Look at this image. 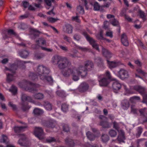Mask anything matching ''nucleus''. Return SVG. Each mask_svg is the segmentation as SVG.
Masks as SVG:
<instances>
[{"label": "nucleus", "mask_w": 147, "mask_h": 147, "mask_svg": "<svg viewBox=\"0 0 147 147\" xmlns=\"http://www.w3.org/2000/svg\"><path fill=\"white\" fill-rule=\"evenodd\" d=\"M49 70L42 65L39 66L37 68L35 74L30 73L29 77L32 80H35L38 76L40 79L44 81H47L50 84L53 82V79L51 76H48Z\"/></svg>", "instance_id": "f257e3e1"}, {"label": "nucleus", "mask_w": 147, "mask_h": 147, "mask_svg": "<svg viewBox=\"0 0 147 147\" xmlns=\"http://www.w3.org/2000/svg\"><path fill=\"white\" fill-rule=\"evenodd\" d=\"M86 70L84 67L79 66L77 68L72 69L69 68L67 70L63 71L62 74L65 77H69L70 75H71L73 80L75 81H77L79 80L80 76L84 77L86 75Z\"/></svg>", "instance_id": "f03ea898"}, {"label": "nucleus", "mask_w": 147, "mask_h": 147, "mask_svg": "<svg viewBox=\"0 0 147 147\" xmlns=\"http://www.w3.org/2000/svg\"><path fill=\"white\" fill-rule=\"evenodd\" d=\"M98 78L99 84L100 86H107L109 83L108 79H112L110 73L108 71L103 75L99 76Z\"/></svg>", "instance_id": "7ed1b4c3"}, {"label": "nucleus", "mask_w": 147, "mask_h": 147, "mask_svg": "<svg viewBox=\"0 0 147 147\" xmlns=\"http://www.w3.org/2000/svg\"><path fill=\"white\" fill-rule=\"evenodd\" d=\"M17 65L15 64L10 65L9 68L5 67V71L7 73V80L9 82L13 81L14 80V74L15 73V71L18 68Z\"/></svg>", "instance_id": "20e7f679"}, {"label": "nucleus", "mask_w": 147, "mask_h": 147, "mask_svg": "<svg viewBox=\"0 0 147 147\" xmlns=\"http://www.w3.org/2000/svg\"><path fill=\"white\" fill-rule=\"evenodd\" d=\"M71 65V63L68 59L65 57H62L58 64V67L61 69L69 67Z\"/></svg>", "instance_id": "39448f33"}, {"label": "nucleus", "mask_w": 147, "mask_h": 147, "mask_svg": "<svg viewBox=\"0 0 147 147\" xmlns=\"http://www.w3.org/2000/svg\"><path fill=\"white\" fill-rule=\"evenodd\" d=\"M34 134L35 136L40 140H42L45 137L43 129L40 127H35Z\"/></svg>", "instance_id": "423d86ee"}, {"label": "nucleus", "mask_w": 147, "mask_h": 147, "mask_svg": "<svg viewBox=\"0 0 147 147\" xmlns=\"http://www.w3.org/2000/svg\"><path fill=\"white\" fill-rule=\"evenodd\" d=\"M113 127L116 129L119 132V135L118 137V140L120 143L121 142H124V140L125 139L124 133L123 130H119L118 124L115 122L113 123Z\"/></svg>", "instance_id": "0eeeda50"}, {"label": "nucleus", "mask_w": 147, "mask_h": 147, "mask_svg": "<svg viewBox=\"0 0 147 147\" xmlns=\"http://www.w3.org/2000/svg\"><path fill=\"white\" fill-rule=\"evenodd\" d=\"M83 34L86 37L88 41H89L90 44L92 45L93 47L96 49L98 51H99L98 45L96 43L95 41L92 38H90L87 35L86 32H83Z\"/></svg>", "instance_id": "6e6552de"}, {"label": "nucleus", "mask_w": 147, "mask_h": 147, "mask_svg": "<svg viewBox=\"0 0 147 147\" xmlns=\"http://www.w3.org/2000/svg\"><path fill=\"white\" fill-rule=\"evenodd\" d=\"M100 118L102 119L100 123V125L103 127L105 128H108L110 127L111 124L107 121V119L105 117L103 116H100Z\"/></svg>", "instance_id": "1a4fd4ad"}, {"label": "nucleus", "mask_w": 147, "mask_h": 147, "mask_svg": "<svg viewBox=\"0 0 147 147\" xmlns=\"http://www.w3.org/2000/svg\"><path fill=\"white\" fill-rule=\"evenodd\" d=\"M20 139L18 141V143L22 146H27V144L28 142L26 140L25 136L23 134H21L19 136Z\"/></svg>", "instance_id": "9d476101"}, {"label": "nucleus", "mask_w": 147, "mask_h": 147, "mask_svg": "<svg viewBox=\"0 0 147 147\" xmlns=\"http://www.w3.org/2000/svg\"><path fill=\"white\" fill-rule=\"evenodd\" d=\"M118 74L119 77L122 79L127 78L129 76L127 71L124 69H121L119 71Z\"/></svg>", "instance_id": "9b49d317"}, {"label": "nucleus", "mask_w": 147, "mask_h": 147, "mask_svg": "<svg viewBox=\"0 0 147 147\" xmlns=\"http://www.w3.org/2000/svg\"><path fill=\"white\" fill-rule=\"evenodd\" d=\"M37 45L35 47L33 45L32 47L34 49L38 48L41 45H46V41L43 38H40L36 42Z\"/></svg>", "instance_id": "f8f14e48"}, {"label": "nucleus", "mask_w": 147, "mask_h": 147, "mask_svg": "<svg viewBox=\"0 0 147 147\" xmlns=\"http://www.w3.org/2000/svg\"><path fill=\"white\" fill-rule=\"evenodd\" d=\"M134 88L135 90L139 92L142 95L146 93V89L141 86H136L134 87Z\"/></svg>", "instance_id": "ddd939ff"}, {"label": "nucleus", "mask_w": 147, "mask_h": 147, "mask_svg": "<svg viewBox=\"0 0 147 147\" xmlns=\"http://www.w3.org/2000/svg\"><path fill=\"white\" fill-rule=\"evenodd\" d=\"M107 18L111 19V24L114 26H116L118 24V22L114 18V16L111 14H108L107 16Z\"/></svg>", "instance_id": "4468645a"}, {"label": "nucleus", "mask_w": 147, "mask_h": 147, "mask_svg": "<svg viewBox=\"0 0 147 147\" xmlns=\"http://www.w3.org/2000/svg\"><path fill=\"white\" fill-rule=\"evenodd\" d=\"M62 57L57 55H55L52 59L51 62L54 65H58Z\"/></svg>", "instance_id": "2eb2a0df"}, {"label": "nucleus", "mask_w": 147, "mask_h": 147, "mask_svg": "<svg viewBox=\"0 0 147 147\" xmlns=\"http://www.w3.org/2000/svg\"><path fill=\"white\" fill-rule=\"evenodd\" d=\"M107 63L109 67L110 68H115L120 64V63L116 61H110L107 60Z\"/></svg>", "instance_id": "dca6fc26"}, {"label": "nucleus", "mask_w": 147, "mask_h": 147, "mask_svg": "<svg viewBox=\"0 0 147 147\" xmlns=\"http://www.w3.org/2000/svg\"><path fill=\"white\" fill-rule=\"evenodd\" d=\"M88 88V84L86 83H82L79 86V89L80 91L84 92L87 90Z\"/></svg>", "instance_id": "f3484780"}, {"label": "nucleus", "mask_w": 147, "mask_h": 147, "mask_svg": "<svg viewBox=\"0 0 147 147\" xmlns=\"http://www.w3.org/2000/svg\"><path fill=\"white\" fill-rule=\"evenodd\" d=\"M112 87L113 89L117 90L120 89L121 85L118 81L115 80L113 83Z\"/></svg>", "instance_id": "a211bd4d"}, {"label": "nucleus", "mask_w": 147, "mask_h": 147, "mask_svg": "<svg viewBox=\"0 0 147 147\" xmlns=\"http://www.w3.org/2000/svg\"><path fill=\"white\" fill-rule=\"evenodd\" d=\"M121 42L122 44L124 46H127L128 45V42L127 37L124 34H123L121 36Z\"/></svg>", "instance_id": "6ab92c4d"}, {"label": "nucleus", "mask_w": 147, "mask_h": 147, "mask_svg": "<svg viewBox=\"0 0 147 147\" xmlns=\"http://www.w3.org/2000/svg\"><path fill=\"white\" fill-rule=\"evenodd\" d=\"M22 99L23 101H28L32 102H34V101L29 96H28L25 94H22Z\"/></svg>", "instance_id": "aec40b11"}, {"label": "nucleus", "mask_w": 147, "mask_h": 147, "mask_svg": "<svg viewBox=\"0 0 147 147\" xmlns=\"http://www.w3.org/2000/svg\"><path fill=\"white\" fill-rule=\"evenodd\" d=\"M102 51L104 55L107 58H110L111 57V53L107 50L102 48Z\"/></svg>", "instance_id": "412c9836"}, {"label": "nucleus", "mask_w": 147, "mask_h": 147, "mask_svg": "<svg viewBox=\"0 0 147 147\" xmlns=\"http://www.w3.org/2000/svg\"><path fill=\"white\" fill-rule=\"evenodd\" d=\"M93 64L92 62L91 61H88L86 62L85 63V66H83L82 65H80L79 66H82L84 67L86 69V74H87V68L90 67L91 68H92L93 66Z\"/></svg>", "instance_id": "4be33fe9"}, {"label": "nucleus", "mask_w": 147, "mask_h": 147, "mask_svg": "<svg viewBox=\"0 0 147 147\" xmlns=\"http://www.w3.org/2000/svg\"><path fill=\"white\" fill-rule=\"evenodd\" d=\"M129 106L128 101L126 100H124L122 102V108L124 110L128 109Z\"/></svg>", "instance_id": "5701e85b"}, {"label": "nucleus", "mask_w": 147, "mask_h": 147, "mask_svg": "<svg viewBox=\"0 0 147 147\" xmlns=\"http://www.w3.org/2000/svg\"><path fill=\"white\" fill-rule=\"evenodd\" d=\"M19 55L22 58H26L28 55V52L26 51H23L20 52L19 53Z\"/></svg>", "instance_id": "b1692460"}, {"label": "nucleus", "mask_w": 147, "mask_h": 147, "mask_svg": "<svg viewBox=\"0 0 147 147\" xmlns=\"http://www.w3.org/2000/svg\"><path fill=\"white\" fill-rule=\"evenodd\" d=\"M26 127V126H15L14 128V130L16 132H19L21 131H23L24 129Z\"/></svg>", "instance_id": "393cba45"}, {"label": "nucleus", "mask_w": 147, "mask_h": 147, "mask_svg": "<svg viewBox=\"0 0 147 147\" xmlns=\"http://www.w3.org/2000/svg\"><path fill=\"white\" fill-rule=\"evenodd\" d=\"M44 107L48 111H50L52 109V105L51 104L48 102H45Z\"/></svg>", "instance_id": "a878e982"}, {"label": "nucleus", "mask_w": 147, "mask_h": 147, "mask_svg": "<svg viewBox=\"0 0 147 147\" xmlns=\"http://www.w3.org/2000/svg\"><path fill=\"white\" fill-rule=\"evenodd\" d=\"M34 97L36 99L41 100L44 98V96L42 94L39 93L34 94Z\"/></svg>", "instance_id": "bb28decb"}, {"label": "nucleus", "mask_w": 147, "mask_h": 147, "mask_svg": "<svg viewBox=\"0 0 147 147\" xmlns=\"http://www.w3.org/2000/svg\"><path fill=\"white\" fill-rule=\"evenodd\" d=\"M65 29V31L68 33H71L72 32V28L70 25H66Z\"/></svg>", "instance_id": "cd10ccee"}, {"label": "nucleus", "mask_w": 147, "mask_h": 147, "mask_svg": "<svg viewBox=\"0 0 147 147\" xmlns=\"http://www.w3.org/2000/svg\"><path fill=\"white\" fill-rule=\"evenodd\" d=\"M95 62L98 63V67L101 68H104L105 66L101 59L99 58L96 59L95 60Z\"/></svg>", "instance_id": "c85d7f7f"}, {"label": "nucleus", "mask_w": 147, "mask_h": 147, "mask_svg": "<svg viewBox=\"0 0 147 147\" xmlns=\"http://www.w3.org/2000/svg\"><path fill=\"white\" fill-rule=\"evenodd\" d=\"M88 138L90 141L94 140L95 138V136L92 134L90 131H88L86 134Z\"/></svg>", "instance_id": "c756f323"}, {"label": "nucleus", "mask_w": 147, "mask_h": 147, "mask_svg": "<svg viewBox=\"0 0 147 147\" xmlns=\"http://www.w3.org/2000/svg\"><path fill=\"white\" fill-rule=\"evenodd\" d=\"M65 142L66 144L70 147H73L74 145V143L71 140L67 138L65 140Z\"/></svg>", "instance_id": "7c9ffc66"}, {"label": "nucleus", "mask_w": 147, "mask_h": 147, "mask_svg": "<svg viewBox=\"0 0 147 147\" xmlns=\"http://www.w3.org/2000/svg\"><path fill=\"white\" fill-rule=\"evenodd\" d=\"M0 142L6 144L8 142V140L7 137L4 135H2V138L0 139Z\"/></svg>", "instance_id": "2f4dec72"}, {"label": "nucleus", "mask_w": 147, "mask_h": 147, "mask_svg": "<svg viewBox=\"0 0 147 147\" xmlns=\"http://www.w3.org/2000/svg\"><path fill=\"white\" fill-rule=\"evenodd\" d=\"M34 114L36 115H40L42 114L43 113L42 110L38 108H35L33 111Z\"/></svg>", "instance_id": "473e14b6"}, {"label": "nucleus", "mask_w": 147, "mask_h": 147, "mask_svg": "<svg viewBox=\"0 0 147 147\" xmlns=\"http://www.w3.org/2000/svg\"><path fill=\"white\" fill-rule=\"evenodd\" d=\"M45 56V54L42 53H36L34 55L35 58L37 59H41L43 57Z\"/></svg>", "instance_id": "72a5a7b5"}, {"label": "nucleus", "mask_w": 147, "mask_h": 147, "mask_svg": "<svg viewBox=\"0 0 147 147\" xmlns=\"http://www.w3.org/2000/svg\"><path fill=\"white\" fill-rule=\"evenodd\" d=\"M102 139L103 142H106L109 140V137L107 135L104 134L102 136Z\"/></svg>", "instance_id": "f704fd0d"}, {"label": "nucleus", "mask_w": 147, "mask_h": 147, "mask_svg": "<svg viewBox=\"0 0 147 147\" xmlns=\"http://www.w3.org/2000/svg\"><path fill=\"white\" fill-rule=\"evenodd\" d=\"M8 34L9 35H13L16 37H18V35L12 30L10 29L7 31Z\"/></svg>", "instance_id": "c9c22d12"}, {"label": "nucleus", "mask_w": 147, "mask_h": 147, "mask_svg": "<svg viewBox=\"0 0 147 147\" xmlns=\"http://www.w3.org/2000/svg\"><path fill=\"white\" fill-rule=\"evenodd\" d=\"M62 110L64 112H66L68 110V106L66 104H63L61 106Z\"/></svg>", "instance_id": "e433bc0d"}, {"label": "nucleus", "mask_w": 147, "mask_h": 147, "mask_svg": "<svg viewBox=\"0 0 147 147\" xmlns=\"http://www.w3.org/2000/svg\"><path fill=\"white\" fill-rule=\"evenodd\" d=\"M31 32L34 36H37L40 33V32L34 28L31 29Z\"/></svg>", "instance_id": "4c0bfd02"}, {"label": "nucleus", "mask_w": 147, "mask_h": 147, "mask_svg": "<svg viewBox=\"0 0 147 147\" xmlns=\"http://www.w3.org/2000/svg\"><path fill=\"white\" fill-rule=\"evenodd\" d=\"M9 91L11 92L13 94H15L17 91V88L13 86H11V89H9Z\"/></svg>", "instance_id": "58836bf2"}, {"label": "nucleus", "mask_w": 147, "mask_h": 147, "mask_svg": "<svg viewBox=\"0 0 147 147\" xmlns=\"http://www.w3.org/2000/svg\"><path fill=\"white\" fill-rule=\"evenodd\" d=\"M77 11L80 13L84 14V10L82 6L79 5L77 7Z\"/></svg>", "instance_id": "ea45409f"}, {"label": "nucleus", "mask_w": 147, "mask_h": 147, "mask_svg": "<svg viewBox=\"0 0 147 147\" xmlns=\"http://www.w3.org/2000/svg\"><path fill=\"white\" fill-rule=\"evenodd\" d=\"M131 112L133 114H136L138 112V110L136 109L134 105H132L131 106Z\"/></svg>", "instance_id": "a19ab883"}, {"label": "nucleus", "mask_w": 147, "mask_h": 147, "mask_svg": "<svg viewBox=\"0 0 147 147\" xmlns=\"http://www.w3.org/2000/svg\"><path fill=\"white\" fill-rule=\"evenodd\" d=\"M109 133L110 136L111 137H115L117 135V132L116 131L113 129L111 130L109 132Z\"/></svg>", "instance_id": "79ce46f5"}, {"label": "nucleus", "mask_w": 147, "mask_h": 147, "mask_svg": "<svg viewBox=\"0 0 147 147\" xmlns=\"http://www.w3.org/2000/svg\"><path fill=\"white\" fill-rule=\"evenodd\" d=\"M103 31H100V33L96 35V36L97 38L100 39H103L104 38L102 35Z\"/></svg>", "instance_id": "37998d69"}, {"label": "nucleus", "mask_w": 147, "mask_h": 147, "mask_svg": "<svg viewBox=\"0 0 147 147\" xmlns=\"http://www.w3.org/2000/svg\"><path fill=\"white\" fill-rule=\"evenodd\" d=\"M58 19L53 18H48L47 20L50 22L53 23L57 21Z\"/></svg>", "instance_id": "c03bdc74"}, {"label": "nucleus", "mask_w": 147, "mask_h": 147, "mask_svg": "<svg viewBox=\"0 0 147 147\" xmlns=\"http://www.w3.org/2000/svg\"><path fill=\"white\" fill-rule=\"evenodd\" d=\"M142 95L143 97V100L142 102L143 103L147 104V93H146Z\"/></svg>", "instance_id": "a18cd8bd"}, {"label": "nucleus", "mask_w": 147, "mask_h": 147, "mask_svg": "<svg viewBox=\"0 0 147 147\" xmlns=\"http://www.w3.org/2000/svg\"><path fill=\"white\" fill-rule=\"evenodd\" d=\"M139 13L140 17L143 19V20H145V15L144 12L141 10H140L139 11Z\"/></svg>", "instance_id": "49530a36"}, {"label": "nucleus", "mask_w": 147, "mask_h": 147, "mask_svg": "<svg viewBox=\"0 0 147 147\" xmlns=\"http://www.w3.org/2000/svg\"><path fill=\"white\" fill-rule=\"evenodd\" d=\"M46 141L47 142L51 143L52 142H55L56 140L53 137H49L46 139Z\"/></svg>", "instance_id": "de8ad7c7"}, {"label": "nucleus", "mask_w": 147, "mask_h": 147, "mask_svg": "<svg viewBox=\"0 0 147 147\" xmlns=\"http://www.w3.org/2000/svg\"><path fill=\"white\" fill-rule=\"evenodd\" d=\"M74 45L76 46V48L79 49L83 51H86L87 50V49L86 48L77 45L75 43H73Z\"/></svg>", "instance_id": "09e8293b"}, {"label": "nucleus", "mask_w": 147, "mask_h": 147, "mask_svg": "<svg viewBox=\"0 0 147 147\" xmlns=\"http://www.w3.org/2000/svg\"><path fill=\"white\" fill-rule=\"evenodd\" d=\"M94 9L95 10H98L100 9V7L97 2H95L94 5Z\"/></svg>", "instance_id": "8fccbe9b"}, {"label": "nucleus", "mask_w": 147, "mask_h": 147, "mask_svg": "<svg viewBox=\"0 0 147 147\" xmlns=\"http://www.w3.org/2000/svg\"><path fill=\"white\" fill-rule=\"evenodd\" d=\"M63 129L64 131L65 132H68L69 131V128L67 124H64L63 125Z\"/></svg>", "instance_id": "3c124183"}, {"label": "nucleus", "mask_w": 147, "mask_h": 147, "mask_svg": "<svg viewBox=\"0 0 147 147\" xmlns=\"http://www.w3.org/2000/svg\"><path fill=\"white\" fill-rule=\"evenodd\" d=\"M63 39L64 40H65L66 41L70 43L71 42V38L70 37L67 36L65 35H63Z\"/></svg>", "instance_id": "603ef678"}, {"label": "nucleus", "mask_w": 147, "mask_h": 147, "mask_svg": "<svg viewBox=\"0 0 147 147\" xmlns=\"http://www.w3.org/2000/svg\"><path fill=\"white\" fill-rule=\"evenodd\" d=\"M137 71L139 73L143 75L144 76H146L147 74L145 73V72L142 71L141 69H138L137 70Z\"/></svg>", "instance_id": "864d4df0"}, {"label": "nucleus", "mask_w": 147, "mask_h": 147, "mask_svg": "<svg viewBox=\"0 0 147 147\" xmlns=\"http://www.w3.org/2000/svg\"><path fill=\"white\" fill-rule=\"evenodd\" d=\"M59 46L60 48L62 50L65 52H66L68 51V48L67 47L61 45H59Z\"/></svg>", "instance_id": "5fc2aeb1"}, {"label": "nucleus", "mask_w": 147, "mask_h": 147, "mask_svg": "<svg viewBox=\"0 0 147 147\" xmlns=\"http://www.w3.org/2000/svg\"><path fill=\"white\" fill-rule=\"evenodd\" d=\"M72 20L73 21H75L76 22H80V20L78 18V16H73L72 17Z\"/></svg>", "instance_id": "6e6d98bb"}, {"label": "nucleus", "mask_w": 147, "mask_h": 147, "mask_svg": "<svg viewBox=\"0 0 147 147\" xmlns=\"http://www.w3.org/2000/svg\"><path fill=\"white\" fill-rule=\"evenodd\" d=\"M106 35L111 38L113 37L112 33L111 31H107L106 32Z\"/></svg>", "instance_id": "4d7b16f0"}, {"label": "nucleus", "mask_w": 147, "mask_h": 147, "mask_svg": "<svg viewBox=\"0 0 147 147\" xmlns=\"http://www.w3.org/2000/svg\"><path fill=\"white\" fill-rule=\"evenodd\" d=\"M42 49L47 51L51 52L53 51V49H51L47 48L46 47H41Z\"/></svg>", "instance_id": "13d9d810"}, {"label": "nucleus", "mask_w": 147, "mask_h": 147, "mask_svg": "<svg viewBox=\"0 0 147 147\" xmlns=\"http://www.w3.org/2000/svg\"><path fill=\"white\" fill-rule=\"evenodd\" d=\"M23 105L22 109L24 111H26L27 109H28L29 108L27 106V103H26V104L24 105Z\"/></svg>", "instance_id": "bf43d9fd"}, {"label": "nucleus", "mask_w": 147, "mask_h": 147, "mask_svg": "<svg viewBox=\"0 0 147 147\" xmlns=\"http://www.w3.org/2000/svg\"><path fill=\"white\" fill-rule=\"evenodd\" d=\"M9 105L14 109H15L16 108V105L11 102H9Z\"/></svg>", "instance_id": "052dcab7"}, {"label": "nucleus", "mask_w": 147, "mask_h": 147, "mask_svg": "<svg viewBox=\"0 0 147 147\" xmlns=\"http://www.w3.org/2000/svg\"><path fill=\"white\" fill-rule=\"evenodd\" d=\"M125 18L129 22H131L132 20L128 16L125 15L124 16Z\"/></svg>", "instance_id": "680f3d73"}, {"label": "nucleus", "mask_w": 147, "mask_h": 147, "mask_svg": "<svg viewBox=\"0 0 147 147\" xmlns=\"http://www.w3.org/2000/svg\"><path fill=\"white\" fill-rule=\"evenodd\" d=\"M146 109V108H144L143 109H140L139 110V112L141 115H143Z\"/></svg>", "instance_id": "e2e57ef3"}, {"label": "nucleus", "mask_w": 147, "mask_h": 147, "mask_svg": "<svg viewBox=\"0 0 147 147\" xmlns=\"http://www.w3.org/2000/svg\"><path fill=\"white\" fill-rule=\"evenodd\" d=\"M131 99H134L136 101L137 100H140V98L139 97L137 96H134L132 97Z\"/></svg>", "instance_id": "0e129e2a"}, {"label": "nucleus", "mask_w": 147, "mask_h": 147, "mask_svg": "<svg viewBox=\"0 0 147 147\" xmlns=\"http://www.w3.org/2000/svg\"><path fill=\"white\" fill-rule=\"evenodd\" d=\"M23 6L25 8H26L29 5L28 3L26 1L23 2Z\"/></svg>", "instance_id": "69168bd1"}, {"label": "nucleus", "mask_w": 147, "mask_h": 147, "mask_svg": "<svg viewBox=\"0 0 147 147\" xmlns=\"http://www.w3.org/2000/svg\"><path fill=\"white\" fill-rule=\"evenodd\" d=\"M47 13L49 15L53 16H54L55 14V13L53 11V10H51V11H50L49 12H47Z\"/></svg>", "instance_id": "338daca9"}, {"label": "nucleus", "mask_w": 147, "mask_h": 147, "mask_svg": "<svg viewBox=\"0 0 147 147\" xmlns=\"http://www.w3.org/2000/svg\"><path fill=\"white\" fill-rule=\"evenodd\" d=\"M109 24V22L107 21H105L104 23V27L105 28H107L108 27L107 24Z\"/></svg>", "instance_id": "774afa93"}]
</instances>
